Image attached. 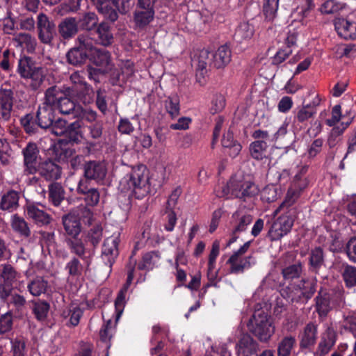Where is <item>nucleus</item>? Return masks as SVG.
Wrapping results in <instances>:
<instances>
[{"instance_id": "1", "label": "nucleus", "mask_w": 356, "mask_h": 356, "mask_svg": "<svg viewBox=\"0 0 356 356\" xmlns=\"http://www.w3.org/2000/svg\"><path fill=\"white\" fill-rule=\"evenodd\" d=\"M119 188L122 192L141 199L147 195L150 187L149 173L145 165H139L132 169L120 181Z\"/></svg>"}, {"instance_id": "2", "label": "nucleus", "mask_w": 356, "mask_h": 356, "mask_svg": "<svg viewBox=\"0 0 356 356\" xmlns=\"http://www.w3.org/2000/svg\"><path fill=\"white\" fill-rule=\"evenodd\" d=\"M257 186L250 180L242 176L232 177L227 185L221 187V191L215 190L216 196L219 197H236L245 200L258 193Z\"/></svg>"}, {"instance_id": "3", "label": "nucleus", "mask_w": 356, "mask_h": 356, "mask_svg": "<svg viewBox=\"0 0 356 356\" xmlns=\"http://www.w3.org/2000/svg\"><path fill=\"white\" fill-rule=\"evenodd\" d=\"M259 308L255 309L247 323L248 328L261 341H268L275 332V327L270 316L260 303Z\"/></svg>"}, {"instance_id": "4", "label": "nucleus", "mask_w": 356, "mask_h": 356, "mask_svg": "<svg viewBox=\"0 0 356 356\" xmlns=\"http://www.w3.org/2000/svg\"><path fill=\"white\" fill-rule=\"evenodd\" d=\"M44 104L53 109L58 110L62 114L72 115L74 118L79 114L80 106H76L56 86H53L46 91Z\"/></svg>"}, {"instance_id": "5", "label": "nucleus", "mask_w": 356, "mask_h": 356, "mask_svg": "<svg viewBox=\"0 0 356 356\" xmlns=\"http://www.w3.org/2000/svg\"><path fill=\"white\" fill-rule=\"evenodd\" d=\"M282 205V204L274 211L273 214L275 216L280 211H283L284 213L273 223L269 232L272 240L275 241L279 240L287 234L290 232L294 221L295 211L293 208H291L293 205L281 208Z\"/></svg>"}, {"instance_id": "6", "label": "nucleus", "mask_w": 356, "mask_h": 356, "mask_svg": "<svg viewBox=\"0 0 356 356\" xmlns=\"http://www.w3.org/2000/svg\"><path fill=\"white\" fill-rule=\"evenodd\" d=\"M209 51L208 49H202L199 56L198 68L206 69L207 64L212 65L214 67L220 69L225 67L231 61L232 53L227 44L221 45L212 54V58L209 59Z\"/></svg>"}, {"instance_id": "7", "label": "nucleus", "mask_w": 356, "mask_h": 356, "mask_svg": "<svg viewBox=\"0 0 356 356\" xmlns=\"http://www.w3.org/2000/svg\"><path fill=\"white\" fill-rule=\"evenodd\" d=\"M308 169V165H303L300 168L298 172L293 179L281 208H283L285 206L289 207L293 205L299 197L302 191L307 187L309 180L305 177V175L307 172Z\"/></svg>"}, {"instance_id": "8", "label": "nucleus", "mask_w": 356, "mask_h": 356, "mask_svg": "<svg viewBox=\"0 0 356 356\" xmlns=\"http://www.w3.org/2000/svg\"><path fill=\"white\" fill-rule=\"evenodd\" d=\"M131 259L132 258H131V261L127 266L128 273L126 283L118 292L115 300V325L118 322L124 312L128 300V298L127 297V291L134 277V267L136 264V261H132Z\"/></svg>"}, {"instance_id": "9", "label": "nucleus", "mask_w": 356, "mask_h": 356, "mask_svg": "<svg viewBox=\"0 0 356 356\" xmlns=\"http://www.w3.org/2000/svg\"><path fill=\"white\" fill-rule=\"evenodd\" d=\"M120 243V232H115L111 236L106 238L102 248V259L108 267L115 262L119 254L118 246Z\"/></svg>"}, {"instance_id": "10", "label": "nucleus", "mask_w": 356, "mask_h": 356, "mask_svg": "<svg viewBox=\"0 0 356 356\" xmlns=\"http://www.w3.org/2000/svg\"><path fill=\"white\" fill-rule=\"evenodd\" d=\"M42 70L40 67L31 63L29 57L24 56V84L30 85L33 89H36L42 81Z\"/></svg>"}, {"instance_id": "11", "label": "nucleus", "mask_w": 356, "mask_h": 356, "mask_svg": "<svg viewBox=\"0 0 356 356\" xmlns=\"http://www.w3.org/2000/svg\"><path fill=\"white\" fill-rule=\"evenodd\" d=\"M295 8L291 13V23L300 22L302 26L307 24V18L314 7L313 0H295Z\"/></svg>"}, {"instance_id": "12", "label": "nucleus", "mask_w": 356, "mask_h": 356, "mask_svg": "<svg viewBox=\"0 0 356 356\" xmlns=\"http://www.w3.org/2000/svg\"><path fill=\"white\" fill-rule=\"evenodd\" d=\"M316 279L307 278L302 279L297 286V293L298 295V300H296L293 294L289 295L286 298L289 301H301L302 302H307L312 298L316 291Z\"/></svg>"}, {"instance_id": "13", "label": "nucleus", "mask_w": 356, "mask_h": 356, "mask_svg": "<svg viewBox=\"0 0 356 356\" xmlns=\"http://www.w3.org/2000/svg\"><path fill=\"white\" fill-rule=\"evenodd\" d=\"M318 325L314 323H307L299 333V346L301 349H310L316 343Z\"/></svg>"}, {"instance_id": "14", "label": "nucleus", "mask_w": 356, "mask_h": 356, "mask_svg": "<svg viewBox=\"0 0 356 356\" xmlns=\"http://www.w3.org/2000/svg\"><path fill=\"white\" fill-rule=\"evenodd\" d=\"M337 341V333L332 327H327L320 337L317 348L314 353L316 356H325L332 350Z\"/></svg>"}, {"instance_id": "15", "label": "nucleus", "mask_w": 356, "mask_h": 356, "mask_svg": "<svg viewBox=\"0 0 356 356\" xmlns=\"http://www.w3.org/2000/svg\"><path fill=\"white\" fill-rule=\"evenodd\" d=\"M38 29L40 40L43 43H50L55 33V25L43 13L38 16Z\"/></svg>"}, {"instance_id": "16", "label": "nucleus", "mask_w": 356, "mask_h": 356, "mask_svg": "<svg viewBox=\"0 0 356 356\" xmlns=\"http://www.w3.org/2000/svg\"><path fill=\"white\" fill-rule=\"evenodd\" d=\"M227 263L230 265V273L238 274L253 266L256 264V259L252 255L245 257H236V255H232L228 259Z\"/></svg>"}, {"instance_id": "17", "label": "nucleus", "mask_w": 356, "mask_h": 356, "mask_svg": "<svg viewBox=\"0 0 356 356\" xmlns=\"http://www.w3.org/2000/svg\"><path fill=\"white\" fill-rule=\"evenodd\" d=\"M106 173L107 169L104 163L92 161L84 165V175L88 179L99 182L105 178Z\"/></svg>"}, {"instance_id": "18", "label": "nucleus", "mask_w": 356, "mask_h": 356, "mask_svg": "<svg viewBox=\"0 0 356 356\" xmlns=\"http://www.w3.org/2000/svg\"><path fill=\"white\" fill-rule=\"evenodd\" d=\"M27 214L39 226L47 225L51 220V217L44 211V207L41 204L29 205L27 207Z\"/></svg>"}, {"instance_id": "19", "label": "nucleus", "mask_w": 356, "mask_h": 356, "mask_svg": "<svg viewBox=\"0 0 356 356\" xmlns=\"http://www.w3.org/2000/svg\"><path fill=\"white\" fill-rule=\"evenodd\" d=\"M13 105V92L10 89H0V115L4 120L11 116Z\"/></svg>"}, {"instance_id": "20", "label": "nucleus", "mask_w": 356, "mask_h": 356, "mask_svg": "<svg viewBox=\"0 0 356 356\" xmlns=\"http://www.w3.org/2000/svg\"><path fill=\"white\" fill-rule=\"evenodd\" d=\"M48 115L49 117L47 121H43L42 119H40V127L42 129H49L50 131L57 136L65 135L68 127L67 120L59 118L54 121L50 117L49 113Z\"/></svg>"}, {"instance_id": "21", "label": "nucleus", "mask_w": 356, "mask_h": 356, "mask_svg": "<svg viewBox=\"0 0 356 356\" xmlns=\"http://www.w3.org/2000/svg\"><path fill=\"white\" fill-rule=\"evenodd\" d=\"M334 27L341 38L346 40L356 38V24L350 22L343 18H339L334 21Z\"/></svg>"}, {"instance_id": "22", "label": "nucleus", "mask_w": 356, "mask_h": 356, "mask_svg": "<svg viewBox=\"0 0 356 356\" xmlns=\"http://www.w3.org/2000/svg\"><path fill=\"white\" fill-rule=\"evenodd\" d=\"M334 307V303L331 296L321 291L316 298V310L319 316L325 317Z\"/></svg>"}, {"instance_id": "23", "label": "nucleus", "mask_w": 356, "mask_h": 356, "mask_svg": "<svg viewBox=\"0 0 356 356\" xmlns=\"http://www.w3.org/2000/svg\"><path fill=\"white\" fill-rule=\"evenodd\" d=\"M84 74L83 72H74L70 76V81L73 84L72 91L76 93L79 97L89 94L91 90V88L84 80Z\"/></svg>"}, {"instance_id": "24", "label": "nucleus", "mask_w": 356, "mask_h": 356, "mask_svg": "<svg viewBox=\"0 0 356 356\" xmlns=\"http://www.w3.org/2000/svg\"><path fill=\"white\" fill-rule=\"evenodd\" d=\"M38 154L39 150L35 143H29L24 149V161L29 173H33L36 170Z\"/></svg>"}, {"instance_id": "25", "label": "nucleus", "mask_w": 356, "mask_h": 356, "mask_svg": "<svg viewBox=\"0 0 356 356\" xmlns=\"http://www.w3.org/2000/svg\"><path fill=\"white\" fill-rule=\"evenodd\" d=\"M40 173L45 179L53 181L60 177L61 170L54 161L48 160L41 164Z\"/></svg>"}, {"instance_id": "26", "label": "nucleus", "mask_w": 356, "mask_h": 356, "mask_svg": "<svg viewBox=\"0 0 356 356\" xmlns=\"http://www.w3.org/2000/svg\"><path fill=\"white\" fill-rule=\"evenodd\" d=\"M78 22L74 17L64 19L58 26L59 33L64 39L72 38L78 32Z\"/></svg>"}, {"instance_id": "27", "label": "nucleus", "mask_w": 356, "mask_h": 356, "mask_svg": "<svg viewBox=\"0 0 356 356\" xmlns=\"http://www.w3.org/2000/svg\"><path fill=\"white\" fill-rule=\"evenodd\" d=\"M19 194L16 191L10 190L2 195L0 202V209L12 212L19 207Z\"/></svg>"}, {"instance_id": "28", "label": "nucleus", "mask_w": 356, "mask_h": 356, "mask_svg": "<svg viewBox=\"0 0 356 356\" xmlns=\"http://www.w3.org/2000/svg\"><path fill=\"white\" fill-rule=\"evenodd\" d=\"M83 311L75 304L71 305L67 309L62 312V316L66 321L67 326H76L83 316Z\"/></svg>"}, {"instance_id": "29", "label": "nucleus", "mask_w": 356, "mask_h": 356, "mask_svg": "<svg viewBox=\"0 0 356 356\" xmlns=\"http://www.w3.org/2000/svg\"><path fill=\"white\" fill-rule=\"evenodd\" d=\"M90 59L95 65L103 68L106 72L110 69L111 56L109 52L106 49H94L92 54H90Z\"/></svg>"}, {"instance_id": "30", "label": "nucleus", "mask_w": 356, "mask_h": 356, "mask_svg": "<svg viewBox=\"0 0 356 356\" xmlns=\"http://www.w3.org/2000/svg\"><path fill=\"white\" fill-rule=\"evenodd\" d=\"M254 33V26L252 22H243L236 29L234 39L239 42L252 38Z\"/></svg>"}, {"instance_id": "31", "label": "nucleus", "mask_w": 356, "mask_h": 356, "mask_svg": "<svg viewBox=\"0 0 356 356\" xmlns=\"http://www.w3.org/2000/svg\"><path fill=\"white\" fill-rule=\"evenodd\" d=\"M9 296H12V302L14 303L17 309H19L22 307V296L17 294L14 286L9 283L0 284V298L6 300Z\"/></svg>"}, {"instance_id": "32", "label": "nucleus", "mask_w": 356, "mask_h": 356, "mask_svg": "<svg viewBox=\"0 0 356 356\" xmlns=\"http://www.w3.org/2000/svg\"><path fill=\"white\" fill-rule=\"evenodd\" d=\"M96 33L97 35V43L105 47L112 44L113 35L108 24L104 22L100 23L97 28Z\"/></svg>"}, {"instance_id": "33", "label": "nucleus", "mask_w": 356, "mask_h": 356, "mask_svg": "<svg viewBox=\"0 0 356 356\" xmlns=\"http://www.w3.org/2000/svg\"><path fill=\"white\" fill-rule=\"evenodd\" d=\"M155 11H149L138 8L134 13V22L138 28H144L154 19Z\"/></svg>"}, {"instance_id": "34", "label": "nucleus", "mask_w": 356, "mask_h": 356, "mask_svg": "<svg viewBox=\"0 0 356 356\" xmlns=\"http://www.w3.org/2000/svg\"><path fill=\"white\" fill-rule=\"evenodd\" d=\"M63 224L66 232L74 237H76L81 232V225L77 218L71 215L67 214L63 217Z\"/></svg>"}, {"instance_id": "35", "label": "nucleus", "mask_w": 356, "mask_h": 356, "mask_svg": "<svg viewBox=\"0 0 356 356\" xmlns=\"http://www.w3.org/2000/svg\"><path fill=\"white\" fill-rule=\"evenodd\" d=\"M296 345V339L292 335L284 337L277 345L278 356H289Z\"/></svg>"}, {"instance_id": "36", "label": "nucleus", "mask_w": 356, "mask_h": 356, "mask_svg": "<svg viewBox=\"0 0 356 356\" xmlns=\"http://www.w3.org/2000/svg\"><path fill=\"white\" fill-rule=\"evenodd\" d=\"M233 218L237 220L236 225L234 229V234L245 230L248 225H249L252 220V217L250 214L241 210L236 211L233 214Z\"/></svg>"}, {"instance_id": "37", "label": "nucleus", "mask_w": 356, "mask_h": 356, "mask_svg": "<svg viewBox=\"0 0 356 356\" xmlns=\"http://www.w3.org/2000/svg\"><path fill=\"white\" fill-rule=\"evenodd\" d=\"M40 245L43 252L45 249L49 253L56 251V244L55 242V234L54 232H40Z\"/></svg>"}, {"instance_id": "38", "label": "nucleus", "mask_w": 356, "mask_h": 356, "mask_svg": "<svg viewBox=\"0 0 356 356\" xmlns=\"http://www.w3.org/2000/svg\"><path fill=\"white\" fill-rule=\"evenodd\" d=\"M82 122L77 120L68 124L65 136L72 143H78L83 139V134L81 131Z\"/></svg>"}, {"instance_id": "39", "label": "nucleus", "mask_w": 356, "mask_h": 356, "mask_svg": "<svg viewBox=\"0 0 356 356\" xmlns=\"http://www.w3.org/2000/svg\"><path fill=\"white\" fill-rule=\"evenodd\" d=\"M70 245L72 252L78 255L86 263H89L93 252L90 250H87L81 241L77 239L71 241Z\"/></svg>"}, {"instance_id": "40", "label": "nucleus", "mask_w": 356, "mask_h": 356, "mask_svg": "<svg viewBox=\"0 0 356 356\" xmlns=\"http://www.w3.org/2000/svg\"><path fill=\"white\" fill-rule=\"evenodd\" d=\"M341 273L343 280L348 287L356 286V267L348 264H343Z\"/></svg>"}, {"instance_id": "41", "label": "nucleus", "mask_w": 356, "mask_h": 356, "mask_svg": "<svg viewBox=\"0 0 356 356\" xmlns=\"http://www.w3.org/2000/svg\"><path fill=\"white\" fill-rule=\"evenodd\" d=\"M348 124H341L340 125L334 127L330 132L327 143L330 148H333L338 145L342 140V134L347 128Z\"/></svg>"}, {"instance_id": "42", "label": "nucleus", "mask_w": 356, "mask_h": 356, "mask_svg": "<svg viewBox=\"0 0 356 356\" xmlns=\"http://www.w3.org/2000/svg\"><path fill=\"white\" fill-rule=\"evenodd\" d=\"M309 265L312 270L317 273L324 264V254L321 248L311 250L309 258Z\"/></svg>"}, {"instance_id": "43", "label": "nucleus", "mask_w": 356, "mask_h": 356, "mask_svg": "<svg viewBox=\"0 0 356 356\" xmlns=\"http://www.w3.org/2000/svg\"><path fill=\"white\" fill-rule=\"evenodd\" d=\"M99 19L95 13L89 12L85 13L77 21L79 27L81 29L90 31L98 24Z\"/></svg>"}, {"instance_id": "44", "label": "nucleus", "mask_w": 356, "mask_h": 356, "mask_svg": "<svg viewBox=\"0 0 356 356\" xmlns=\"http://www.w3.org/2000/svg\"><path fill=\"white\" fill-rule=\"evenodd\" d=\"M238 347V351H242L244 354H252L257 351L258 343L250 335L245 334L240 339Z\"/></svg>"}, {"instance_id": "45", "label": "nucleus", "mask_w": 356, "mask_h": 356, "mask_svg": "<svg viewBox=\"0 0 356 356\" xmlns=\"http://www.w3.org/2000/svg\"><path fill=\"white\" fill-rule=\"evenodd\" d=\"M49 200L54 206H59L64 200V190L58 183H52L49 186Z\"/></svg>"}, {"instance_id": "46", "label": "nucleus", "mask_w": 356, "mask_h": 356, "mask_svg": "<svg viewBox=\"0 0 356 356\" xmlns=\"http://www.w3.org/2000/svg\"><path fill=\"white\" fill-rule=\"evenodd\" d=\"M179 97L177 94H172L165 100V110L172 118L179 114Z\"/></svg>"}, {"instance_id": "47", "label": "nucleus", "mask_w": 356, "mask_h": 356, "mask_svg": "<svg viewBox=\"0 0 356 356\" xmlns=\"http://www.w3.org/2000/svg\"><path fill=\"white\" fill-rule=\"evenodd\" d=\"M48 283L41 277L34 279L29 285L28 289L34 296H39L44 293L47 288Z\"/></svg>"}, {"instance_id": "48", "label": "nucleus", "mask_w": 356, "mask_h": 356, "mask_svg": "<svg viewBox=\"0 0 356 356\" xmlns=\"http://www.w3.org/2000/svg\"><path fill=\"white\" fill-rule=\"evenodd\" d=\"M77 47L82 51L87 52L88 56L94 51V49H97L94 47L95 44L97 43L96 40L91 38L88 33L80 35L77 38Z\"/></svg>"}, {"instance_id": "49", "label": "nucleus", "mask_w": 356, "mask_h": 356, "mask_svg": "<svg viewBox=\"0 0 356 356\" xmlns=\"http://www.w3.org/2000/svg\"><path fill=\"white\" fill-rule=\"evenodd\" d=\"M89 56L87 52L82 51L78 47L70 49L67 54V59L69 63L77 65L82 63Z\"/></svg>"}, {"instance_id": "50", "label": "nucleus", "mask_w": 356, "mask_h": 356, "mask_svg": "<svg viewBox=\"0 0 356 356\" xmlns=\"http://www.w3.org/2000/svg\"><path fill=\"white\" fill-rule=\"evenodd\" d=\"M316 113V109L312 108L309 105H302L297 108L294 118L299 122H305Z\"/></svg>"}, {"instance_id": "51", "label": "nucleus", "mask_w": 356, "mask_h": 356, "mask_svg": "<svg viewBox=\"0 0 356 356\" xmlns=\"http://www.w3.org/2000/svg\"><path fill=\"white\" fill-rule=\"evenodd\" d=\"M17 273L10 264L0 265V277L6 283H9L11 286L16 280Z\"/></svg>"}, {"instance_id": "52", "label": "nucleus", "mask_w": 356, "mask_h": 356, "mask_svg": "<svg viewBox=\"0 0 356 356\" xmlns=\"http://www.w3.org/2000/svg\"><path fill=\"white\" fill-rule=\"evenodd\" d=\"M103 236V229L101 225H96L91 227L86 235V239L94 248H96L102 241Z\"/></svg>"}, {"instance_id": "53", "label": "nucleus", "mask_w": 356, "mask_h": 356, "mask_svg": "<svg viewBox=\"0 0 356 356\" xmlns=\"http://www.w3.org/2000/svg\"><path fill=\"white\" fill-rule=\"evenodd\" d=\"M279 6V0H264L263 11L266 18L273 20L277 14Z\"/></svg>"}, {"instance_id": "54", "label": "nucleus", "mask_w": 356, "mask_h": 356, "mask_svg": "<svg viewBox=\"0 0 356 356\" xmlns=\"http://www.w3.org/2000/svg\"><path fill=\"white\" fill-rule=\"evenodd\" d=\"M323 144L324 140L322 138H318L312 140L307 148V157L312 159L317 156L322 152Z\"/></svg>"}, {"instance_id": "55", "label": "nucleus", "mask_w": 356, "mask_h": 356, "mask_svg": "<svg viewBox=\"0 0 356 356\" xmlns=\"http://www.w3.org/2000/svg\"><path fill=\"white\" fill-rule=\"evenodd\" d=\"M15 318L13 317V312L9 311L0 316V334H3L12 330Z\"/></svg>"}, {"instance_id": "56", "label": "nucleus", "mask_w": 356, "mask_h": 356, "mask_svg": "<svg viewBox=\"0 0 356 356\" xmlns=\"http://www.w3.org/2000/svg\"><path fill=\"white\" fill-rule=\"evenodd\" d=\"M267 147V144L264 140H257L250 145V152L253 158L257 160L261 159L264 156V152Z\"/></svg>"}, {"instance_id": "57", "label": "nucleus", "mask_w": 356, "mask_h": 356, "mask_svg": "<svg viewBox=\"0 0 356 356\" xmlns=\"http://www.w3.org/2000/svg\"><path fill=\"white\" fill-rule=\"evenodd\" d=\"M158 260V255L154 252L145 254L142 261L138 264V268L140 270H151Z\"/></svg>"}, {"instance_id": "58", "label": "nucleus", "mask_w": 356, "mask_h": 356, "mask_svg": "<svg viewBox=\"0 0 356 356\" xmlns=\"http://www.w3.org/2000/svg\"><path fill=\"white\" fill-rule=\"evenodd\" d=\"M225 106V97L221 94H216L213 95L209 111L211 114H216L222 111Z\"/></svg>"}, {"instance_id": "59", "label": "nucleus", "mask_w": 356, "mask_h": 356, "mask_svg": "<svg viewBox=\"0 0 356 356\" xmlns=\"http://www.w3.org/2000/svg\"><path fill=\"white\" fill-rule=\"evenodd\" d=\"M269 177H275V181L280 185H285L289 179L290 172L289 170L283 169L281 171H275V169L270 168L268 171Z\"/></svg>"}, {"instance_id": "60", "label": "nucleus", "mask_w": 356, "mask_h": 356, "mask_svg": "<svg viewBox=\"0 0 356 356\" xmlns=\"http://www.w3.org/2000/svg\"><path fill=\"white\" fill-rule=\"evenodd\" d=\"M342 8V5L335 0H327L320 8L322 14H334Z\"/></svg>"}, {"instance_id": "61", "label": "nucleus", "mask_w": 356, "mask_h": 356, "mask_svg": "<svg viewBox=\"0 0 356 356\" xmlns=\"http://www.w3.org/2000/svg\"><path fill=\"white\" fill-rule=\"evenodd\" d=\"M302 272V265L297 263L291 265L282 270V275L284 279L290 280L298 277Z\"/></svg>"}, {"instance_id": "62", "label": "nucleus", "mask_w": 356, "mask_h": 356, "mask_svg": "<svg viewBox=\"0 0 356 356\" xmlns=\"http://www.w3.org/2000/svg\"><path fill=\"white\" fill-rule=\"evenodd\" d=\"M261 197L263 201L266 202L275 201L278 197V193L276 187L273 185H268L266 186L261 191Z\"/></svg>"}, {"instance_id": "63", "label": "nucleus", "mask_w": 356, "mask_h": 356, "mask_svg": "<svg viewBox=\"0 0 356 356\" xmlns=\"http://www.w3.org/2000/svg\"><path fill=\"white\" fill-rule=\"evenodd\" d=\"M11 152L8 143L5 140L0 139V161L3 165L9 163Z\"/></svg>"}, {"instance_id": "64", "label": "nucleus", "mask_w": 356, "mask_h": 356, "mask_svg": "<svg viewBox=\"0 0 356 356\" xmlns=\"http://www.w3.org/2000/svg\"><path fill=\"white\" fill-rule=\"evenodd\" d=\"M65 269L68 274L72 277H79L81 275L82 265L76 258H73L67 263Z\"/></svg>"}]
</instances>
